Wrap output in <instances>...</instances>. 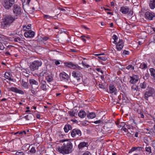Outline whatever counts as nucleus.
<instances>
[{
  "instance_id": "f257e3e1",
  "label": "nucleus",
  "mask_w": 155,
  "mask_h": 155,
  "mask_svg": "<svg viewBox=\"0 0 155 155\" xmlns=\"http://www.w3.org/2000/svg\"><path fill=\"white\" fill-rule=\"evenodd\" d=\"M60 142L63 143L62 146L58 148V151L63 154H68L71 153L73 145L70 139L60 140Z\"/></svg>"
},
{
  "instance_id": "f03ea898",
  "label": "nucleus",
  "mask_w": 155,
  "mask_h": 155,
  "mask_svg": "<svg viewBox=\"0 0 155 155\" xmlns=\"http://www.w3.org/2000/svg\"><path fill=\"white\" fill-rule=\"evenodd\" d=\"M17 18L15 16L11 14H6L3 17L1 22V28L7 29L12 25L15 20Z\"/></svg>"
},
{
  "instance_id": "7ed1b4c3",
  "label": "nucleus",
  "mask_w": 155,
  "mask_h": 155,
  "mask_svg": "<svg viewBox=\"0 0 155 155\" xmlns=\"http://www.w3.org/2000/svg\"><path fill=\"white\" fill-rule=\"evenodd\" d=\"M30 68L31 70L34 71L38 70L39 67L41 66L42 62L40 60H35L33 62L30 63Z\"/></svg>"
},
{
  "instance_id": "20e7f679",
  "label": "nucleus",
  "mask_w": 155,
  "mask_h": 155,
  "mask_svg": "<svg viewBox=\"0 0 155 155\" xmlns=\"http://www.w3.org/2000/svg\"><path fill=\"white\" fill-rule=\"evenodd\" d=\"M15 3V0H3L2 4L7 9H10Z\"/></svg>"
},
{
  "instance_id": "39448f33",
  "label": "nucleus",
  "mask_w": 155,
  "mask_h": 155,
  "mask_svg": "<svg viewBox=\"0 0 155 155\" xmlns=\"http://www.w3.org/2000/svg\"><path fill=\"white\" fill-rule=\"evenodd\" d=\"M21 8L17 4L13 5V13L15 15V17L20 16L21 14Z\"/></svg>"
},
{
  "instance_id": "423d86ee",
  "label": "nucleus",
  "mask_w": 155,
  "mask_h": 155,
  "mask_svg": "<svg viewBox=\"0 0 155 155\" xmlns=\"http://www.w3.org/2000/svg\"><path fill=\"white\" fill-rule=\"evenodd\" d=\"M120 11L123 14H126L128 13V16H131L133 14V12L130 10L129 8L127 7H121Z\"/></svg>"
},
{
  "instance_id": "0eeeda50",
  "label": "nucleus",
  "mask_w": 155,
  "mask_h": 155,
  "mask_svg": "<svg viewBox=\"0 0 155 155\" xmlns=\"http://www.w3.org/2000/svg\"><path fill=\"white\" fill-rule=\"evenodd\" d=\"M155 92L154 89L152 88H150L148 91H146L144 93L143 97L145 100H148V97L151 96Z\"/></svg>"
},
{
  "instance_id": "6e6552de",
  "label": "nucleus",
  "mask_w": 155,
  "mask_h": 155,
  "mask_svg": "<svg viewBox=\"0 0 155 155\" xmlns=\"http://www.w3.org/2000/svg\"><path fill=\"white\" fill-rule=\"evenodd\" d=\"M72 75L76 79L78 82H79L81 78H82V74L79 71H75L72 72Z\"/></svg>"
},
{
  "instance_id": "1a4fd4ad",
  "label": "nucleus",
  "mask_w": 155,
  "mask_h": 155,
  "mask_svg": "<svg viewBox=\"0 0 155 155\" xmlns=\"http://www.w3.org/2000/svg\"><path fill=\"white\" fill-rule=\"evenodd\" d=\"M29 82L31 88L34 89L38 88V83L37 81L34 79H31L29 80Z\"/></svg>"
},
{
  "instance_id": "9d476101",
  "label": "nucleus",
  "mask_w": 155,
  "mask_h": 155,
  "mask_svg": "<svg viewBox=\"0 0 155 155\" xmlns=\"http://www.w3.org/2000/svg\"><path fill=\"white\" fill-rule=\"evenodd\" d=\"M145 18L149 20H152L153 17H155V14L152 12L147 11L144 15Z\"/></svg>"
},
{
  "instance_id": "9b49d317",
  "label": "nucleus",
  "mask_w": 155,
  "mask_h": 155,
  "mask_svg": "<svg viewBox=\"0 0 155 155\" xmlns=\"http://www.w3.org/2000/svg\"><path fill=\"white\" fill-rule=\"evenodd\" d=\"M71 135L73 137H75L76 135L80 137L81 135V132L79 129L77 128L74 129L71 132Z\"/></svg>"
},
{
  "instance_id": "f8f14e48",
  "label": "nucleus",
  "mask_w": 155,
  "mask_h": 155,
  "mask_svg": "<svg viewBox=\"0 0 155 155\" xmlns=\"http://www.w3.org/2000/svg\"><path fill=\"white\" fill-rule=\"evenodd\" d=\"M8 91H12L16 93H18L21 94H24V92L23 91L19 90L16 87H9L7 88Z\"/></svg>"
},
{
  "instance_id": "ddd939ff",
  "label": "nucleus",
  "mask_w": 155,
  "mask_h": 155,
  "mask_svg": "<svg viewBox=\"0 0 155 155\" xmlns=\"http://www.w3.org/2000/svg\"><path fill=\"white\" fill-rule=\"evenodd\" d=\"M35 35V32L31 30L26 31L24 33V36L26 38H33Z\"/></svg>"
},
{
  "instance_id": "4468645a",
  "label": "nucleus",
  "mask_w": 155,
  "mask_h": 155,
  "mask_svg": "<svg viewBox=\"0 0 155 155\" xmlns=\"http://www.w3.org/2000/svg\"><path fill=\"white\" fill-rule=\"evenodd\" d=\"M130 83L131 84H134L137 82L139 80L138 76L136 75H133L132 76H130Z\"/></svg>"
},
{
  "instance_id": "2eb2a0df",
  "label": "nucleus",
  "mask_w": 155,
  "mask_h": 155,
  "mask_svg": "<svg viewBox=\"0 0 155 155\" xmlns=\"http://www.w3.org/2000/svg\"><path fill=\"white\" fill-rule=\"evenodd\" d=\"M116 48L118 51H120L123 48L124 46V42L121 39H120L118 42L117 44Z\"/></svg>"
},
{
  "instance_id": "dca6fc26",
  "label": "nucleus",
  "mask_w": 155,
  "mask_h": 155,
  "mask_svg": "<svg viewBox=\"0 0 155 155\" xmlns=\"http://www.w3.org/2000/svg\"><path fill=\"white\" fill-rule=\"evenodd\" d=\"M109 92L110 94H114L116 95L117 94V89L114 85H110L109 86Z\"/></svg>"
},
{
  "instance_id": "f3484780",
  "label": "nucleus",
  "mask_w": 155,
  "mask_h": 155,
  "mask_svg": "<svg viewBox=\"0 0 155 155\" xmlns=\"http://www.w3.org/2000/svg\"><path fill=\"white\" fill-rule=\"evenodd\" d=\"M59 76L61 80H68L69 79L68 75L64 72H62L60 73Z\"/></svg>"
},
{
  "instance_id": "a211bd4d",
  "label": "nucleus",
  "mask_w": 155,
  "mask_h": 155,
  "mask_svg": "<svg viewBox=\"0 0 155 155\" xmlns=\"http://www.w3.org/2000/svg\"><path fill=\"white\" fill-rule=\"evenodd\" d=\"M40 84L41 85L40 87L42 90L44 91H46L47 90L46 82L45 81L42 80L40 82Z\"/></svg>"
},
{
  "instance_id": "6ab92c4d",
  "label": "nucleus",
  "mask_w": 155,
  "mask_h": 155,
  "mask_svg": "<svg viewBox=\"0 0 155 155\" xmlns=\"http://www.w3.org/2000/svg\"><path fill=\"white\" fill-rule=\"evenodd\" d=\"M64 65L67 67L72 69H74L76 67L75 64L71 62L64 63Z\"/></svg>"
},
{
  "instance_id": "aec40b11",
  "label": "nucleus",
  "mask_w": 155,
  "mask_h": 155,
  "mask_svg": "<svg viewBox=\"0 0 155 155\" xmlns=\"http://www.w3.org/2000/svg\"><path fill=\"white\" fill-rule=\"evenodd\" d=\"M45 79L47 81L49 82H51L53 80V76L51 74H48L45 76Z\"/></svg>"
},
{
  "instance_id": "412c9836",
  "label": "nucleus",
  "mask_w": 155,
  "mask_h": 155,
  "mask_svg": "<svg viewBox=\"0 0 155 155\" xmlns=\"http://www.w3.org/2000/svg\"><path fill=\"white\" fill-rule=\"evenodd\" d=\"M88 146V143L87 142H81L78 145V147L79 149H82L85 147H87Z\"/></svg>"
},
{
  "instance_id": "4be33fe9",
  "label": "nucleus",
  "mask_w": 155,
  "mask_h": 155,
  "mask_svg": "<svg viewBox=\"0 0 155 155\" xmlns=\"http://www.w3.org/2000/svg\"><path fill=\"white\" fill-rule=\"evenodd\" d=\"M150 8L152 9L155 8V0H150L149 3Z\"/></svg>"
},
{
  "instance_id": "5701e85b",
  "label": "nucleus",
  "mask_w": 155,
  "mask_h": 155,
  "mask_svg": "<svg viewBox=\"0 0 155 155\" xmlns=\"http://www.w3.org/2000/svg\"><path fill=\"white\" fill-rule=\"evenodd\" d=\"M79 117L81 118H84L86 115V112L83 110H81L78 113Z\"/></svg>"
},
{
  "instance_id": "b1692460",
  "label": "nucleus",
  "mask_w": 155,
  "mask_h": 155,
  "mask_svg": "<svg viewBox=\"0 0 155 155\" xmlns=\"http://www.w3.org/2000/svg\"><path fill=\"white\" fill-rule=\"evenodd\" d=\"M64 129L65 132L67 133L69 130L72 129V127L70 124H66L64 126Z\"/></svg>"
},
{
  "instance_id": "393cba45",
  "label": "nucleus",
  "mask_w": 155,
  "mask_h": 155,
  "mask_svg": "<svg viewBox=\"0 0 155 155\" xmlns=\"http://www.w3.org/2000/svg\"><path fill=\"white\" fill-rule=\"evenodd\" d=\"M149 70L150 75L153 79L155 80V70L153 68H150Z\"/></svg>"
},
{
  "instance_id": "a878e982",
  "label": "nucleus",
  "mask_w": 155,
  "mask_h": 155,
  "mask_svg": "<svg viewBox=\"0 0 155 155\" xmlns=\"http://www.w3.org/2000/svg\"><path fill=\"white\" fill-rule=\"evenodd\" d=\"M10 74L9 72H6L5 74L4 77L5 78L8 79L9 81H13V79L10 78Z\"/></svg>"
},
{
  "instance_id": "bb28decb",
  "label": "nucleus",
  "mask_w": 155,
  "mask_h": 155,
  "mask_svg": "<svg viewBox=\"0 0 155 155\" xmlns=\"http://www.w3.org/2000/svg\"><path fill=\"white\" fill-rule=\"evenodd\" d=\"M96 116L95 114L93 112L89 113L87 115V117L89 118L92 119L94 118Z\"/></svg>"
},
{
  "instance_id": "cd10ccee",
  "label": "nucleus",
  "mask_w": 155,
  "mask_h": 155,
  "mask_svg": "<svg viewBox=\"0 0 155 155\" xmlns=\"http://www.w3.org/2000/svg\"><path fill=\"white\" fill-rule=\"evenodd\" d=\"M21 84L24 88L27 89L28 88V86L27 82L25 81L23 79L22 80Z\"/></svg>"
},
{
  "instance_id": "c85d7f7f",
  "label": "nucleus",
  "mask_w": 155,
  "mask_h": 155,
  "mask_svg": "<svg viewBox=\"0 0 155 155\" xmlns=\"http://www.w3.org/2000/svg\"><path fill=\"white\" fill-rule=\"evenodd\" d=\"M116 124L118 126V127H125V126H126L127 128L130 129L129 128V126H128L127 125L125 124V123L124 122L119 123L118 124L117 123H116Z\"/></svg>"
},
{
  "instance_id": "c756f323",
  "label": "nucleus",
  "mask_w": 155,
  "mask_h": 155,
  "mask_svg": "<svg viewBox=\"0 0 155 155\" xmlns=\"http://www.w3.org/2000/svg\"><path fill=\"white\" fill-rule=\"evenodd\" d=\"M140 67L142 69H145L147 68V66L146 64L143 62L140 64Z\"/></svg>"
},
{
  "instance_id": "7c9ffc66",
  "label": "nucleus",
  "mask_w": 155,
  "mask_h": 155,
  "mask_svg": "<svg viewBox=\"0 0 155 155\" xmlns=\"http://www.w3.org/2000/svg\"><path fill=\"white\" fill-rule=\"evenodd\" d=\"M68 113L69 115L72 117H75L77 115L76 112L74 111H69Z\"/></svg>"
},
{
  "instance_id": "2f4dec72",
  "label": "nucleus",
  "mask_w": 155,
  "mask_h": 155,
  "mask_svg": "<svg viewBox=\"0 0 155 155\" xmlns=\"http://www.w3.org/2000/svg\"><path fill=\"white\" fill-rule=\"evenodd\" d=\"M48 74L46 70H44L40 74V75L41 76H46Z\"/></svg>"
},
{
  "instance_id": "473e14b6",
  "label": "nucleus",
  "mask_w": 155,
  "mask_h": 155,
  "mask_svg": "<svg viewBox=\"0 0 155 155\" xmlns=\"http://www.w3.org/2000/svg\"><path fill=\"white\" fill-rule=\"evenodd\" d=\"M112 38L114 40L113 43L115 44L117 43V40L118 39V37L116 35H114L112 36Z\"/></svg>"
},
{
  "instance_id": "72a5a7b5",
  "label": "nucleus",
  "mask_w": 155,
  "mask_h": 155,
  "mask_svg": "<svg viewBox=\"0 0 155 155\" xmlns=\"http://www.w3.org/2000/svg\"><path fill=\"white\" fill-rule=\"evenodd\" d=\"M146 84L145 82L143 83H141L140 84V87L142 89H145L146 87Z\"/></svg>"
},
{
  "instance_id": "f704fd0d",
  "label": "nucleus",
  "mask_w": 155,
  "mask_h": 155,
  "mask_svg": "<svg viewBox=\"0 0 155 155\" xmlns=\"http://www.w3.org/2000/svg\"><path fill=\"white\" fill-rule=\"evenodd\" d=\"M131 89L132 91L135 90L137 91L139 89L138 87L136 85H133L131 87Z\"/></svg>"
},
{
  "instance_id": "c9c22d12",
  "label": "nucleus",
  "mask_w": 155,
  "mask_h": 155,
  "mask_svg": "<svg viewBox=\"0 0 155 155\" xmlns=\"http://www.w3.org/2000/svg\"><path fill=\"white\" fill-rule=\"evenodd\" d=\"M145 151L150 154L151 153V147H146L145 148Z\"/></svg>"
},
{
  "instance_id": "e433bc0d",
  "label": "nucleus",
  "mask_w": 155,
  "mask_h": 155,
  "mask_svg": "<svg viewBox=\"0 0 155 155\" xmlns=\"http://www.w3.org/2000/svg\"><path fill=\"white\" fill-rule=\"evenodd\" d=\"M126 127H127L126 126H125V127H123L121 129V130L124 131L125 132H127L128 133L131 134L130 132L128 131L127 129L126 128Z\"/></svg>"
},
{
  "instance_id": "4c0bfd02",
  "label": "nucleus",
  "mask_w": 155,
  "mask_h": 155,
  "mask_svg": "<svg viewBox=\"0 0 155 155\" xmlns=\"http://www.w3.org/2000/svg\"><path fill=\"white\" fill-rule=\"evenodd\" d=\"M98 58L101 60L105 61L107 60V58L105 56H98Z\"/></svg>"
},
{
  "instance_id": "58836bf2",
  "label": "nucleus",
  "mask_w": 155,
  "mask_h": 155,
  "mask_svg": "<svg viewBox=\"0 0 155 155\" xmlns=\"http://www.w3.org/2000/svg\"><path fill=\"white\" fill-rule=\"evenodd\" d=\"M150 75L149 73H147L145 74L143 77V78L145 80H147L148 79Z\"/></svg>"
},
{
  "instance_id": "ea45409f",
  "label": "nucleus",
  "mask_w": 155,
  "mask_h": 155,
  "mask_svg": "<svg viewBox=\"0 0 155 155\" xmlns=\"http://www.w3.org/2000/svg\"><path fill=\"white\" fill-rule=\"evenodd\" d=\"M30 152L31 153H35L36 152V150L35 148L34 147H32L30 150Z\"/></svg>"
},
{
  "instance_id": "a19ab883",
  "label": "nucleus",
  "mask_w": 155,
  "mask_h": 155,
  "mask_svg": "<svg viewBox=\"0 0 155 155\" xmlns=\"http://www.w3.org/2000/svg\"><path fill=\"white\" fill-rule=\"evenodd\" d=\"M34 90L35 89H32H32H31V93L33 95L36 94L38 91H35Z\"/></svg>"
},
{
  "instance_id": "79ce46f5",
  "label": "nucleus",
  "mask_w": 155,
  "mask_h": 155,
  "mask_svg": "<svg viewBox=\"0 0 155 155\" xmlns=\"http://www.w3.org/2000/svg\"><path fill=\"white\" fill-rule=\"evenodd\" d=\"M123 55L127 54L128 55L129 54V52L128 51H126V50H124L122 53Z\"/></svg>"
},
{
  "instance_id": "37998d69",
  "label": "nucleus",
  "mask_w": 155,
  "mask_h": 155,
  "mask_svg": "<svg viewBox=\"0 0 155 155\" xmlns=\"http://www.w3.org/2000/svg\"><path fill=\"white\" fill-rule=\"evenodd\" d=\"M131 68H132L133 69H134V67H133L132 65L130 64L127 66L126 67V68L127 70H129Z\"/></svg>"
},
{
  "instance_id": "c03bdc74",
  "label": "nucleus",
  "mask_w": 155,
  "mask_h": 155,
  "mask_svg": "<svg viewBox=\"0 0 155 155\" xmlns=\"http://www.w3.org/2000/svg\"><path fill=\"white\" fill-rule=\"evenodd\" d=\"M74 69H76L77 70H81L82 68L78 65H75Z\"/></svg>"
},
{
  "instance_id": "a18cd8bd",
  "label": "nucleus",
  "mask_w": 155,
  "mask_h": 155,
  "mask_svg": "<svg viewBox=\"0 0 155 155\" xmlns=\"http://www.w3.org/2000/svg\"><path fill=\"white\" fill-rule=\"evenodd\" d=\"M44 17L46 18H53V17L50 16L49 15H44Z\"/></svg>"
},
{
  "instance_id": "49530a36",
  "label": "nucleus",
  "mask_w": 155,
  "mask_h": 155,
  "mask_svg": "<svg viewBox=\"0 0 155 155\" xmlns=\"http://www.w3.org/2000/svg\"><path fill=\"white\" fill-rule=\"evenodd\" d=\"M5 48L3 44L0 42V50H2Z\"/></svg>"
},
{
  "instance_id": "de8ad7c7",
  "label": "nucleus",
  "mask_w": 155,
  "mask_h": 155,
  "mask_svg": "<svg viewBox=\"0 0 155 155\" xmlns=\"http://www.w3.org/2000/svg\"><path fill=\"white\" fill-rule=\"evenodd\" d=\"M24 153L22 152H17L15 154L16 155H23Z\"/></svg>"
},
{
  "instance_id": "09e8293b",
  "label": "nucleus",
  "mask_w": 155,
  "mask_h": 155,
  "mask_svg": "<svg viewBox=\"0 0 155 155\" xmlns=\"http://www.w3.org/2000/svg\"><path fill=\"white\" fill-rule=\"evenodd\" d=\"M99 86L100 88L104 89H105L104 85H103L102 84H99Z\"/></svg>"
},
{
  "instance_id": "8fccbe9b",
  "label": "nucleus",
  "mask_w": 155,
  "mask_h": 155,
  "mask_svg": "<svg viewBox=\"0 0 155 155\" xmlns=\"http://www.w3.org/2000/svg\"><path fill=\"white\" fill-rule=\"evenodd\" d=\"M137 150L139 151H143V148L142 147H137Z\"/></svg>"
},
{
  "instance_id": "3c124183",
  "label": "nucleus",
  "mask_w": 155,
  "mask_h": 155,
  "mask_svg": "<svg viewBox=\"0 0 155 155\" xmlns=\"http://www.w3.org/2000/svg\"><path fill=\"white\" fill-rule=\"evenodd\" d=\"M82 64L83 66L86 67L87 68H88L90 67V66L89 65L86 64L84 63V62L83 61L82 62Z\"/></svg>"
},
{
  "instance_id": "603ef678",
  "label": "nucleus",
  "mask_w": 155,
  "mask_h": 155,
  "mask_svg": "<svg viewBox=\"0 0 155 155\" xmlns=\"http://www.w3.org/2000/svg\"><path fill=\"white\" fill-rule=\"evenodd\" d=\"M102 121V120H97V121L94 122V123L95 124H98L101 123Z\"/></svg>"
},
{
  "instance_id": "864d4df0",
  "label": "nucleus",
  "mask_w": 155,
  "mask_h": 155,
  "mask_svg": "<svg viewBox=\"0 0 155 155\" xmlns=\"http://www.w3.org/2000/svg\"><path fill=\"white\" fill-rule=\"evenodd\" d=\"M96 70L98 72H100L102 74H103V71L102 70H101L100 68H97L96 69Z\"/></svg>"
},
{
  "instance_id": "5fc2aeb1",
  "label": "nucleus",
  "mask_w": 155,
  "mask_h": 155,
  "mask_svg": "<svg viewBox=\"0 0 155 155\" xmlns=\"http://www.w3.org/2000/svg\"><path fill=\"white\" fill-rule=\"evenodd\" d=\"M136 150H137V147H134L131 148V151L133 152Z\"/></svg>"
},
{
  "instance_id": "6e6d98bb",
  "label": "nucleus",
  "mask_w": 155,
  "mask_h": 155,
  "mask_svg": "<svg viewBox=\"0 0 155 155\" xmlns=\"http://www.w3.org/2000/svg\"><path fill=\"white\" fill-rule=\"evenodd\" d=\"M49 37L47 36H45L43 38V40L44 41H46L49 39Z\"/></svg>"
},
{
  "instance_id": "4d7b16f0",
  "label": "nucleus",
  "mask_w": 155,
  "mask_h": 155,
  "mask_svg": "<svg viewBox=\"0 0 155 155\" xmlns=\"http://www.w3.org/2000/svg\"><path fill=\"white\" fill-rule=\"evenodd\" d=\"M55 64L56 65H58L59 64H60V62L59 61H58V60L56 61H55Z\"/></svg>"
},
{
  "instance_id": "13d9d810",
  "label": "nucleus",
  "mask_w": 155,
  "mask_h": 155,
  "mask_svg": "<svg viewBox=\"0 0 155 155\" xmlns=\"http://www.w3.org/2000/svg\"><path fill=\"white\" fill-rule=\"evenodd\" d=\"M5 54L7 56H8L10 55V54L8 51H6L5 53Z\"/></svg>"
},
{
  "instance_id": "bf43d9fd",
  "label": "nucleus",
  "mask_w": 155,
  "mask_h": 155,
  "mask_svg": "<svg viewBox=\"0 0 155 155\" xmlns=\"http://www.w3.org/2000/svg\"><path fill=\"white\" fill-rule=\"evenodd\" d=\"M28 115H27L25 116L24 117V118H25L26 120H29V119L28 118Z\"/></svg>"
},
{
  "instance_id": "052dcab7",
  "label": "nucleus",
  "mask_w": 155,
  "mask_h": 155,
  "mask_svg": "<svg viewBox=\"0 0 155 155\" xmlns=\"http://www.w3.org/2000/svg\"><path fill=\"white\" fill-rule=\"evenodd\" d=\"M31 26V25H28L27 27H26V28H27V29H29L30 28Z\"/></svg>"
},
{
  "instance_id": "680f3d73",
  "label": "nucleus",
  "mask_w": 155,
  "mask_h": 155,
  "mask_svg": "<svg viewBox=\"0 0 155 155\" xmlns=\"http://www.w3.org/2000/svg\"><path fill=\"white\" fill-rule=\"evenodd\" d=\"M138 134L139 133L138 132H136L134 134V137H138Z\"/></svg>"
},
{
  "instance_id": "e2e57ef3",
  "label": "nucleus",
  "mask_w": 155,
  "mask_h": 155,
  "mask_svg": "<svg viewBox=\"0 0 155 155\" xmlns=\"http://www.w3.org/2000/svg\"><path fill=\"white\" fill-rule=\"evenodd\" d=\"M140 117L141 118H144V115H143V113H140Z\"/></svg>"
},
{
  "instance_id": "0e129e2a",
  "label": "nucleus",
  "mask_w": 155,
  "mask_h": 155,
  "mask_svg": "<svg viewBox=\"0 0 155 155\" xmlns=\"http://www.w3.org/2000/svg\"><path fill=\"white\" fill-rule=\"evenodd\" d=\"M101 79L103 81H104V75H101Z\"/></svg>"
},
{
  "instance_id": "69168bd1",
  "label": "nucleus",
  "mask_w": 155,
  "mask_h": 155,
  "mask_svg": "<svg viewBox=\"0 0 155 155\" xmlns=\"http://www.w3.org/2000/svg\"><path fill=\"white\" fill-rule=\"evenodd\" d=\"M71 51L73 52H76L77 51L75 49H70Z\"/></svg>"
},
{
  "instance_id": "338daca9",
  "label": "nucleus",
  "mask_w": 155,
  "mask_h": 155,
  "mask_svg": "<svg viewBox=\"0 0 155 155\" xmlns=\"http://www.w3.org/2000/svg\"><path fill=\"white\" fill-rule=\"evenodd\" d=\"M16 38H17V40L18 42V41H21V38H20L18 37Z\"/></svg>"
},
{
  "instance_id": "774afa93",
  "label": "nucleus",
  "mask_w": 155,
  "mask_h": 155,
  "mask_svg": "<svg viewBox=\"0 0 155 155\" xmlns=\"http://www.w3.org/2000/svg\"><path fill=\"white\" fill-rule=\"evenodd\" d=\"M107 13L108 14L110 15H113V13L110 12H107Z\"/></svg>"
}]
</instances>
